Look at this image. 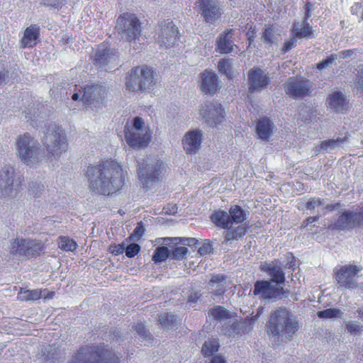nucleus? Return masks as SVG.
Segmentation results:
<instances>
[{"instance_id":"nucleus-1","label":"nucleus","mask_w":363,"mask_h":363,"mask_svg":"<svg viewBox=\"0 0 363 363\" xmlns=\"http://www.w3.org/2000/svg\"><path fill=\"white\" fill-rule=\"evenodd\" d=\"M43 143L45 148L40 150L37 140L28 133L21 135L16 141L17 152L21 160L27 164L38 162L42 160H52L67 151L68 146L62 129L55 124L48 126Z\"/></svg>"},{"instance_id":"nucleus-2","label":"nucleus","mask_w":363,"mask_h":363,"mask_svg":"<svg viewBox=\"0 0 363 363\" xmlns=\"http://www.w3.org/2000/svg\"><path fill=\"white\" fill-rule=\"evenodd\" d=\"M85 174L89 189L95 194L104 196H112L121 191L128 177L127 171L111 159L89 166Z\"/></svg>"},{"instance_id":"nucleus-3","label":"nucleus","mask_w":363,"mask_h":363,"mask_svg":"<svg viewBox=\"0 0 363 363\" xmlns=\"http://www.w3.org/2000/svg\"><path fill=\"white\" fill-rule=\"evenodd\" d=\"M69 363H121L119 357L104 344L81 347Z\"/></svg>"},{"instance_id":"nucleus-4","label":"nucleus","mask_w":363,"mask_h":363,"mask_svg":"<svg viewBox=\"0 0 363 363\" xmlns=\"http://www.w3.org/2000/svg\"><path fill=\"white\" fill-rule=\"evenodd\" d=\"M269 332L274 336L283 335L292 337L298 330L300 325L290 311L285 308H280L271 314L268 322Z\"/></svg>"},{"instance_id":"nucleus-5","label":"nucleus","mask_w":363,"mask_h":363,"mask_svg":"<svg viewBox=\"0 0 363 363\" xmlns=\"http://www.w3.org/2000/svg\"><path fill=\"white\" fill-rule=\"evenodd\" d=\"M155 84V73L147 67L137 66L133 67L126 76V89L133 92L150 89Z\"/></svg>"},{"instance_id":"nucleus-6","label":"nucleus","mask_w":363,"mask_h":363,"mask_svg":"<svg viewBox=\"0 0 363 363\" xmlns=\"http://www.w3.org/2000/svg\"><path fill=\"white\" fill-rule=\"evenodd\" d=\"M137 172L143 187L147 190L163 177L166 172V167L161 160H157L153 163L146 161L145 164L144 162H138Z\"/></svg>"},{"instance_id":"nucleus-7","label":"nucleus","mask_w":363,"mask_h":363,"mask_svg":"<svg viewBox=\"0 0 363 363\" xmlns=\"http://www.w3.org/2000/svg\"><path fill=\"white\" fill-rule=\"evenodd\" d=\"M144 121L141 117H135L133 127L127 123L125 126V138L127 143L132 147H144L148 145L151 140V132L149 129H143Z\"/></svg>"},{"instance_id":"nucleus-8","label":"nucleus","mask_w":363,"mask_h":363,"mask_svg":"<svg viewBox=\"0 0 363 363\" xmlns=\"http://www.w3.org/2000/svg\"><path fill=\"white\" fill-rule=\"evenodd\" d=\"M45 245L41 240L16 238L11 243L10 252L27 259L35 258L44 250Z\"/></svg>"},{"instance_id":"nucleus-9","label":"nucleus","mask_w":363,"mask_h":363,"mask_svg":"<svg viewBox=\"0 0 363 363\" xmlns=\"http://www.w3.org/2000/svg\"><path fill=\"white\" fill-rule=\"evenodd\" d=\"M116 27L126 36V40L131 43L139 39L141 34V23L134 13H123L116 21Z\"/></svg>"},{"instance_id":"nucleus-10","label":"nucleus","mask_w":363,"mask_h":363,"mask_svg":"<svg viewBox=\"0 0 363 363\" xmlns=\"http://www.w3.org/2000/svg\"><path fill=\"white\" fill-rule=\"evenodd\" d=\"M359 272L360 268L355 264H349L341 266L334 275L337 288L349 290L357 289L358 287L357 277Z\"/></svg>"},{"instance_id":"nucleus-11","label":"nucleus","mask_w":363,"mask_h":363,"mask_svg":"<svg viewBox=\"0 0 363 363\" xmlns=\"http://www.w3.org/2000/svg\"><path fill=\"white\" fill-rule=\"evenodd\" d=\"M363 225V206L359 212L344 211L336 219L329 225L332 230H351L356 227Z\"/></svg>"},{"instance_id":"nucleus-12","label":"nucleus","mask_w":363,"mask_h":363,"mask_svg":"<svg viewBox=\"0 0 363 363\" xmlns=\"http://www.w3.org/2000/svg\"><path fill=\"white\" fill-rule=\"evenodd\" d=\"M312 82L302 77H290L286 85V94L293 99L303 98L310 94Z\"/></svg>"},{"instance_id":"nucleus-13","label":"nucleus","mask_w":363,"mask_h":363,"mask_svg":"<svg viewBox=\"0 0 363 363\" xmlns=\"http://www.w3.org/2000/svg\"><path fill=\"white\" fill-rule=\"evenodd\" d=\"M107 96V91L105 86L100 84L87 85L84 88L82 101L86 106H94L104 104Z\"/></svg>"},{"instance_id":"nucleus-14","label":"nucleus","mask_w":363,"mask_h":363,"mask_svg":"<svg viewBox=\"0 0 363 363\" xmlns=\"http://www.w3.org/2000/svg\"><path fill=\"white\" fill-rule=\"evenodd\" d=\"M179 38V30L172 21L167 20L161 23L158 35L161 47L168 48L174 46Z\"/></svg>"},{"instance_id":"nucleus-15","label":"nucleus","mask_w":363,"mask_h":363,"mask_svg":"<svg viewBox=\"0 0 363 363\" xmlns=\"http://www.w3.org/2000/svg\"><path fill=\"white\" fill-rule=\"evenodd\" d=\"M247 77L249 91L251 93L266 88L271 82L268 74H266L259 67H255L250 69Z\"/></svg>"},{"instance_id":"nucleus-16","label":"nucleus","mask_w":363,"mask_h":363,"mask_svg":"<svg viewBox=\"0 0 363 363\" xmlns=\"http://www.w3.org/2000/svg\"><path fill=\"white\" fill-rule=\"evenodd\" d=\"M283 294V287L274 286L270 281L259 280L254 284L253 294L264 300L276 298Z\"/></svg>"},{"instance_id":"nucleus-17","label":"nucleus","mask_w":363,"mask_h":363,"mask_svg":"<svg viewBox=\"0 0 363 363\" xmlns=\"http://www.w3.org/2000/svg\"><path fill=\"white\" fill-rule=\"evenodd\" d=\"M201 114L211 125L220 124L224 118V110L220 104L211 103L201 109Z\"/></svg>"},{"instance_id":"nucleus-18","label":"nucleus","mask_w":363,"mask_h":363,"mask_svg":"<svg viewBox=\"0 0 363 363\" xmlns=\"http://www.w3.org/2000/svg\"><path fill=\"white\" fill-rule=\"evenodd\" d=\"M326 106L336 113H345L349 110V101L340 91L329 94L326 99Z\"/></svg>"},{"instance_id":"nucleus-19","label":"nucleus","mask_w":363,"mask_h":363,"mask_svg":"<svg viewBox=\"0 0 363 363\" xmlns=\"http://www.w3.org/2000/svg\"><path fill=\"white\" fill-rule=\"evenodd\" d=\"M260 269L271 277V282L275 283L277 286L284 284L286 281L285 273L282 267L274 262H265L261 264Z\"/></svg>"},{"instance_id":"nucleus-20","label":"nucleus","mask_w":363,"mask_h":363,"mask_svg":"<svg viewBox=\"0 0 363 363\" xmlns=\"http://www.w3.org/2000/svg\"><path fill=\"white\" fill-rule=\"evenodd\" d=\"M115 51L112 50L108 43L104 42L99 45L94 57V63L99 67L107 65L115 56Z\"/></svg>"},{"instance_id":"nucleus-21","label":"nucleus","mask_w":363,"mask_h":363,"mask_svg":"<svg viewBox=\"0 0 363 363\" xmlns=\"http://www.w3.org/2000/svg\"><path fill=\"white\" fill-rule=\"evenodd\" d=\"M202 133L201 130H191L186 133L183 140V147L188 154L196 153L201 147Z\"/></svg>"},{"instance_id":"nucleus-22","label":"nucleus","mask_w":363,"mask_h":363,"mask_svg":"<svg viewBox=\"0 0 363 363\" xmlns=\"http://www.w3.org/2000/svg\"><path fill=\"white\" fill-rule=\"evenodd\" d=\"M201 89L203 92L213 94L218 91V76L213 72L206 69L201 73Z\"/></svg>"},{"instance_id":"nucleus-23","label":"nucleus","mask_w":363,"mask_h":363,"mask_svg":"<svg viewBox=\"0 0 363 363\" xmlns=\"http://www.w3.org/2000/svg\"><path fill=\"white\" fill-rule=\"evenodd\" d=\"M199 7L206 22H213L221 15L219 7L211 0H199Z\"/></svg>"},{"instance_id":"nucleus-24","label":"nucleus","mask_w":363,"mask_h":363,"mask_svg":"<svg viewBox=\"0 0 363 363\" xmlns=\"http://www.w3.org/2000/svg\"><path fill=\"white\" fill-rule=\"evenodd\" d=\"M233 29H227L223 33H221L216 41V50L221 54H228L233 50Z\"/></svg>"},{"instance_id":"nucleus-25","label":"nucleus","mask_w":363,"mask_h":363,"mask_svg":"<svg viewBox=\"0 0 363 363\" xmlns=\"http://www.w3.org/2000/svg\"><path fill=\"white\" fill-rule=\"evenodd\" d=\"M40 35V28L35 25L26 28L21 40V48H34L38 42Z\"/></svg>"},{"instance_id":"nucleus-26","label":"nucleus","mask_w":363,"mask_h":363,"mask_svg":"<svg viewBox=\"0 0 363 363\" xmlns=\"http://www.w3.org/2000/svg\"><path fill=\"white\" fill-rule=\"evenodd\" d=\"M14 172L12 167H4L2 171H0V189L6 194L12 192L14 186Z\"/></svg>"},{"instance_id":"nucleus-27","label":"nucleus","mask_w":363,"mask_h":363,"mask_svg":"<svg viewBox=\"0 0 363 363\" xmlns=\"http://www.w3.org/2000/svg\"><path fill=\"white\" fill-rule=\"evenodd\" d=\"M273 123L267 118L260 119L256 127V131L259 138L264 140H269L273 133Z\"/></svg>"},{"instance_id":"nucleus-28","label":"nucleus","mask_w":363,"mask_h":363,"mask_svg":"<svg viewBox=\"0 0 363 363\" xmlns=\"http://www.w3.org/2000/svg\"><path fill=\"white\" fill-rule=\"evenodd\" d=\"M211 220L218 227L228 229L231 223L228 213L223 210H216L211 215Z\"/></svg>"},{"instance_id":"nucleus-29","label":"nucleus","mask_w":363,"mask_h":363,"mask_svg":"<svg viewBox=\"0 0 363 363\" xmlns=\"http://www.w3.org/2000/svg\"><path fill=\"white\" fill-rule=\"evenodd\" d=\"M226 277L223 274L213 275L209 281V285L211 287H216V289L212 291V294L216 296H223L226 291L225 285Z\"/></svg>"},{"instance_id":"nucleus-30","label":"nucleus","mask_w":363,"mask_h":363,"mask_svg":"<svg viewBox=\"0 0 363 363\" xmlns=\"http://www.w3.org/2000/svg\"><path fill=\"white\" fill-rule=\"evenodd\" d=\"M43 290L36 289H25L21 288L17 295L18 300L21 301H35L39 300L42 296Z\"/></svg>"},{"instance_id":"nucleus-31","label":"nucleus","mask_w":363,"mask_h":363,"mask_svg":"<svg viewBox=\"0 0 363 363\" xmlns=\"http://www.w3.org/2000/svg\"><path fill=\"white\" fill-rule=\"evenodd\" d=\"M58 247L65 252H74L78 247L77 242L69 236H60L57 238Z\"/></svg>"},{"instance_id":"nucleus-32","label":"nucleus","mask_w":363,"mask_h":363,"mask_svg":"<svg viewBox=\"0 0 363 363\" xmlns=\"http://www.w3.org/2000/svg\"><path fill=\"white\" fill-rule=\"evenodd\" d=\"M231 225L233 223H241L246 219V212L238 205L232 206L229 209Z\"/></svg>"},{"instance_id":"nucleus-33","label":"nucleus","mask_w":363,"mask_h":363,"mask_svg":"<svg viewBox=\"0 0 363 363\" xmlns=\"http://www.w3.org/2000/svg\"><path fill=\"white\" fill-rule=\"evenodd\" d=\"M208 316L218 321L228 320L232 317L230 313L221 306H216L210 309Z\"/></svg>"},{"instance_id":"nucleus-34","label":"nucleus","mask_w":363,"mask_h":363,"mask_svg":"<svg viewBox=\"0 0 363 363\" xmlns=\"http://www.w3.org/2000/svg\"><path fill=\"white\" fill-rule=\"evenodd\" d=\"M247 228V226L243 225H238L233 229H230L229 228L224 235L225 242L242 238L246 234Z\"/></svg>"},{"instance_id":"nucleus-35","label":"nucleus","mask_w":363,"mask_h":363,"mask_svg":"<svg viewBox=\"0 0 363 363\" xmlns=\"http://www.w3.org/2000/svg\"><path fill=\"white\" fill-rule=\"evenodd\" d=\"M294 37L296 38H314L313 30L312 27L308 23V21H302V27L301 28H296L293 33Z\"/></svg>"},{"instance_id":"nucleus-36","label":"nucleus","mask_w":363,"mask_h":363,"mask_svg":"<svg viewBox=\"0 0 363 363\" xmlns=\"http://www.w3.org/2000/svg\"><path fill=\"white\" fill-rule=\"evenodd\" d=\"M232 60V59H221L218 64L219 72L225 74L228 79H233V77Z\"/></svg>"},{"instance_id":"nucleus-37","label":"nucleus","mask_w":363,"mask_h":363,"mask_svg":"<svg viewBox=\"0 0 363 363\" xmlns=\"http://www.w3.org/2000/svg\"><path fill=\"white\" fill-rule=\"evenodd\" d=\"M219 349V342L216 340L206 341L203 343L201 348V352L204 357H210L218 352Z\"/></svg>"},{"instance_id":"nucleus-38","label":"nucleus","mask_w":363,"mask_h":363,"mask_svg":"<svg viewBox=\"0 0 363 363\" xmlns=\"http://www.w3.org/2000/svg\"><path fill=\"white\" fill-rule=\"evenodd\" d=\"M276 39V30L274 25L266 27L262 34V41L267 45H272Z\"/></svg>"},{"instance_id":"nucleus-39","label":"nucleus","mask_w":363,"mask_h":363,"mask_svg":"<svg viewBox=\"0 0 363 363\" xmlns=\"http://www.w3.org/2000/svg\"><path fill=\"white\" fill-rule=\"evenodd\" d=\"M169 251L165 246L157 247L152 255V260L155 263H160L169 257Z\"/></svg>"},{"instance_id":"nucleus-40","label":"nucleus","mask_w":363,"mask_h":363,"mask_svg":"<svg viewBox=\"0 0 363 363\" xmlns=\"http://www.w3.org/2000/svg\"><path fill=\"white\" fill-rule=\"evenodd\" d=\"M259 317V314L257 313V315H250V316H247L246 317L242 322H241V328H240V330H241V332L242 333H248L249 332H250L252 328H253V325L255 323V321L257 320Z\"/></svg>"},{"instance_id":"nucleus-41","label":"nucleus","mask_w":363,"mask_h":363,"mask_svg":"<svg viewBox=\"0 0 363 363\" xmlns=\"http://www.w3.org/2000/svg\"><path fill=\"white\" fill-rule=\"evenodd\" d=\"M160 323L163 327H171L176 321L175 316L169 313H163L160 316Z\"/></svg>"},{"instance_id":"nucleus-42","label":"nucleus","mask_w":363,"mask_h":363,"mask_svg":"<svg viewBox=\"0 0 363 363\" xmlns=\"http://www.w3.org/2000/svg\"><path fill=\"white\" fill-rule=\"evenodd\" d=\"M346 140V138H338L337 139L324 140L321 142L320 147L321 149L327 150L329 147L343 143Z\"/></svg>"},{"instance_id":"nucleus-43","label":"nucleus","mask_w":363,"mask_h":363,"mask_svg":"<svg viewBox=\"0 0 363 363\" xmlns=\"http://www.w3.org/2000/svg\"><path fill=\"white\" fill-rule=\"evenodd\" d=\"M340 313V311L335 308H328L318 311L317 315L320 318H331L337 317Z\"/></svg>"},{"instance_id":"nucleus-44","label":"nucleus","mask_w":363,"mask_h":363,"mask_svg":"<svg viewBox=\"0 0 363 363\" xmlns=\"http://www.w3.org/2000/svg\"><path fill=\"white\" fill-rule=\"evenodd\" d=\"M245 30H247L245 35L249 42V45H251V43L254 41L256 37V28L255 26H253L252 23H247V25L245 26Z\"/></svg>"},{"instance_id":"nucleus-45","label":"nucleus","mask_w":363,"mask_h":363,"mask_svg":"<svg viewBox=\"0 0 363 363\" xmlns=\"http://www.w3.org/2000/svg\"><path fill=\"white\" fill-rule=\"evenodd\" d=\"M140 251V246L136 243H132L125 248V255L128 258L134 257Z\"/></svg>"},{"instance_id":"nucleus-46","label":"nucleus","mask_w":363,"mask_h":363,"mask_svg":"<svg viewBox=\"0 0 363 363\" xmlns=\"http://www.w3.org/2000/svg\"><path fill=\"white\" fill-rule=\"evenodd\" d=\"M351 13L357 16L361 21H363V4L362 2L354 3L350 9Z\"/></svg>"},{"instance_id":"nucleus-47","label":"nucleus","mask_w":363,"mask_h":363,"mask_svg":"<svg viewBox=\"0 0 363 363\" xmlns=\"http://www.w3.org/2000/svg\"><path fill=\"white\" fill-rule=\"evenodd\" d=\"M187 252V247L182 246L174 247L172 251V257L179 259H183Z\"/></svg>"},{"instance_id":"nucleus-48","label":"nucleus","mask_w":363,"mask_h":363,"mask_svg":"<svg viewBox=\"0 0 363 363\" xmlns=\"http://www.w3.org/2000/svg\"><path fill=\"white\" fill-rule=\"evenodd\" d=\"M337 55L336 54H332L328 58L320 61L316 65V67L318 69L321 70L332 64L336 59Z\"/></svg>"},{"instance_id":"nucleus-49","label":"nucleus","mask_w":363,"mask_h":363,"mask_svg":"<svg viewBox=\"0 0 363 363\" xmlns=\"http://www.w3.org/2000/svg\"><path fill=\"white\" fill-rule=\"evenodd\" d=\"M296 37H294V35L292 34L291 38L284 42V45L281 48V52L283 53H286L291 50L293 48H294L296 45Z\"/></svg>"},{"instance_id":"nucleus-50","label":"nucleus","mask_w":363,"mask_h":363,"mask_svg":"<svg viewBox=\"0 0 363 363\" xmlns=\"http://www.w3.org/2000/svg\"><path fill=\"white\" fill-rule=\"evenodd\" d=\"M124 245L113 244L108 247V252L114 255H119L124 252Z\"/></svg>"},{"instance_id":"nucleus-51","label":"nucleus","mask_w":363,"mask_h":363,"mask_svg":"<svg viewBox=\"0 0 363 363\" xmlns=\"http://www.w3.org/2000/svg\"><path fill=\"white\" fill-rule=\"evenodd\" d=\"M346 328L352 335H357L362 331V326L351 321L346 324Z\"/></svg>"},{"instance_id":"nucleus-52","label":"nucleus","mask_w":363,"mask_h":363,"mask_svg":"<svg viewBox=\"0 0 363 363\" xmlns=\"http://www.w3.org/2000/svg\"><path fill=\"white\" fill-rule=\"evenodd\" d=\"M323 203V202L321 199L312 198L306 203V207L307 209L313 210L315 207L322 206Z\"/></svg>"},{"instance_id":"nucleus-53","label":"nucleus","mask_w":363,"mask_h":363,"mask_svg":"<svg viewBox=\"0 0 363 363\" xmlns=\"http://www.w3.org/2000/svg\"><path fill=\"white\" fill-rule=\"evenodd\" d=\"M135 330L143 337H147L150 335L148 330L143 323H138L135 326Z\"/></svg>"},{"instance_id":"nucleus-54","label":"nucleus","mask_w":363,"mask_h":363,"mask_svg":"<svg viewBox=\"0 0 363 363\" xmlns=\"http://www.w3.org/2000/svg\"><path fill=\"white\" fill-rule=\"evenodd\" d=\"M145 232V229L141 224H138V225L134 229L133 233L130 235V238L133 240H139L143 235Z\"/></svg>"},{"instance_id":"nucleus-55","label":"nucleus","mask_w":363,"mask_h":363,"mask_svg":"<svg viewBox=\"0 0 363 363\" xmlns=\"http://www.w3.org/2000/svg\"><path fill=\"white\" fill-rule=\"evenodd\" d=\"M211 250H212V246H211V243L208 241V242H203L202 244V245L199 247L198 252L201 255H206L210 254L211 252Z\"/></svg>"},{"instance_id":"nucleus-56","label":"nucleus","mask_w":363,"mask_h":363,"mask_svg":"<svg viewBox=\"0 0 363 363\" xmlns=\"http://www.w3.org/2000/svg\"><path fill=\"white\" fill-rule=\"evenodd\" d=\"M311 8H312L311 3L309 2V1H307L306 3V4H305V13H304V16H303V21H308V18L311 17Z\"/></svg>"},{"instance_id":"nucleus-57","label":"nucleus","mask_w":363,"mask_h":363,"mask_svg":"<svg viewBox=\"0 0 363 363\" xmlns=\"http://www.w3.org/2000/svg\"><path fill=\"white\" fill-rule=\"evenodd\" d=\"M319 219V216H310V217H308L302 223L301 225V228H306L309 224L311 223H313V222H315L317 220H318Z\"/></svg>"},{"instance_id":"nucleus-58","label":"nucleus","mask_w":363,"mask_h":363,"mask_svg":"<svg viewBox=\"0 0 363 363\" xmlns=\"http://www.w3.org/2000/svg\"><path fill=\"white\" fill-rule=\"evenodd\" d=\"M359 75L357 78L358 89L363 90V65L359 66Z\"/></svg>"},{"instance_id":"nucleus-59","label":"nucleus","mask_w":363,"mask_h":363,"mask_svg":"<svg viewBox=\"0 0 363 363\" xmlns=\"http://www.w3.org/2000/svg\"><path fill=\"white\" fill-rule=\"evenodd\" d=\"M201 298V294L199 292L191 293L188 297L189 303H196Z\"/></svg>"},{"instance_id":"nucleus-60","label":"nucleus","mask_w":363,"mask_h":363,"mask_svg":"<svg viewBox=\"0 0 363 363\" xmlns=\"http://www.w3.org/2000/svg\"><path fill=\"white\" fill-rule=\"evenodd\" d=\"M210 363H227V361L220 355H214L211 359Z\"/></svg>"},{"instance_id":"nucleus-61","label":"nucleus","mask_w":363,"mask_h":363,"mask_svg":"<svg viewBox=\"0 0 363 363\" xmlns=\"http://www.w3.org/2000/svg\"><path fill=\"white\" fill-rule=\"evenodd\" d=\"M354 54V50H344L340 52L339 55L342 58H346L352 56Z\"/></svg>"},{"instance_id":"nucleus-62","label":"nucleus","mask_w":363,"mask_h":363,"mask_svg":"<svg viewBox=\"0 0 363 363\" xmlns=\"http://www.w3.org/2000/svg\"><path fill=\"white\" fill-rule=\"evenodd\" d=\"M43 189V186H40V184L33 185L31 187V191H33V194H35V196H37V192L38 191H41Z\"/></svg>"},{"instance_id":"nucleus-63","label":"nucleus","mask_w":363,"mask_h":363,"mask_svg":"<svg viewBox=\"0 0 363 363\" xmlns=\"http://www.w3.org/2000/svg\"><path fill=\"white\" fill-rule=\"evenodd\" d=\"M166 209V212L167 213L174 214L177 211V206L176 205H172L170 209H169V207H167Z\"/></svg>"},{"instance_id":"nucleus-64","label":"nucleus","mask_w":363,"mask_h":363,"mask_svg":"<svg viewBox=\"0 0 363 363\" xmlns=\"http://www.w3.org/2000/svg\"><path fill=\"white\" fill-rule=\"evenodd\" d=\"M340 203H336L334 204L328 205L326 208L330 211H333L335 208H338L340 207Z\"/></svg>"}]
</instances>
